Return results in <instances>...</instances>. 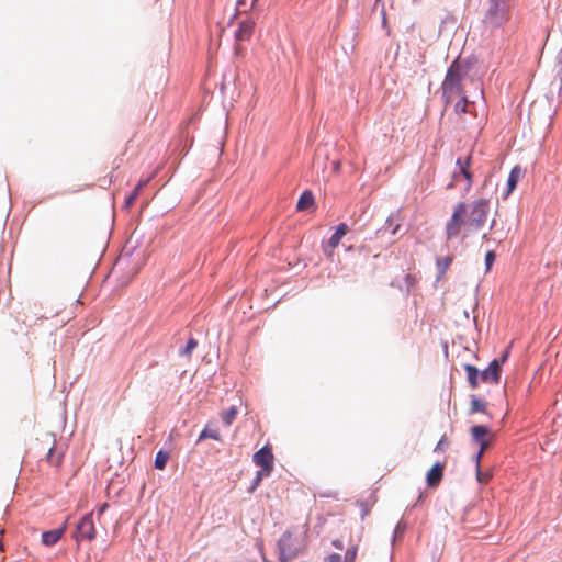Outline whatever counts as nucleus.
I'll use <instances>...</instances> for the list:
<instances>
[{
    "label": "nucleus",
    "instance_id": "bb28decb",
    "mask_svg": "<svg viewBox=\"0 0 562 562\" xmlns=\"http://www.w3.org/2000/svg\"><path fill=\"white\" fill-rule=\"evenodd\" d=\"M492 477V473L490 471H481L480 467L476 468V479L480 483L486 484Z\"/></svg>",
    "mask_w": 562,
    "mask_h": 562
},
{
    "label": "nucleus",
    "instance_id": "ea45409f",
    "mask_svg": "<svg viewBox=\"0 0 562 562\" xmlns=\"http://www.w3.org/2000/svg\"><path fill=\"white\" fill-rule=\"evenodd\" d=\"M339 166H340V162H339V161L334 162V169H335V170H338V169H339Z\"/></svg>",
    "mask_w": 562,
    "mask_h": 562
},
{
    "label": "nucleus",
    "instance_id": "4be33fe9",
    "mask_svg": "<svg viewBox=\"0 0 562 562\" xmlns=\"http://www.w3.org/2000/svg\"><path fill=\"white\" fill-rule=\"evenodd\" d=\"M258 0H237L236 9L238 13H247L252 10Z\"/></svg>",
    "mask_w": 562,
    "mask_h": 562
},
{
    "label": "nucleus",
    "instance_id": "f3484780",
    "mask_svg": "<svg viewBox=\"0 0 562 562\" xmlns=\"http://www.w3.org/2000/svg\"><path fill=\"white\" fill-rule=\"evenodd\" d=\"M464 370L471 389H476L479 386V381L481 380V372L472 364H465Z\"/></svg>",
    "mask_w": 562,
    "mask_h": 562
},
{
    "label": "nucleus",
    "instance_id": "72a5a7b5",
    "mask_svg": "<svg viewBox=\"0 0 562 562\" xmlns=\"http://www.w3.org/2000/svg\"><path fill=\"white\" fill-rule=\"evenodd\" d=\"M147 183H148V179H146V180H140V181L137 183L136 188H137L139 191H142V189H143Z\"/></svg>",
    "mask_w": 562,
    "mask_h": 562
},
{
    "label": "nucleus",
    "instance_id": "a878e982",
    "mask_svg": "<svg viewBox=\"0 0 562 562\" xmlns=\"http://www.w3.org/2000/svg\"><path fill=\"white\" fill-rule=\"evenodd\" d=\"M198 341L194 338H189L186 347L181 350V355L186 357H190L192 351L196 348Z\"/></svg>",
    "mask_w": 562,
    "mask_h": 562
},
{
    "label": "nucleus",
    "instance_id": "423d86ee",
    "mask_svg": "<svg viewBox=\"0 0 562 562\" xmlns=\"http://www.w3.org/2000/svg\"><path fill=\"white\" fill-rule=\"evenodd\" d=\"M467 204L464 202L457 203L453 209L451 217L446 224V237L448 240L458 237L461 233L462 227H467Z\"/></svg>",
    "mask_w": 562,
    "mask_h": 562
},
{
    "label": "nucleus",
    "instance_id": "4468645a",
    "mask_svg": "<svg viewBox=\"0 0 562 562\" xmlns=\"http://www.w3.org/2000/svg\"><path fill=\"white\" fill-rule=\"evenodd\" d=\"M443 476V464L442 463H436L434 464L430 470L427 472V485L429 487H436L439 485Z\"/></svg>",
    "mask_w": 562,
    "mask_h": 562
},
{
    "label": "nucleus",
    "instance_id": "79ce46f5",
    "mask_svg": "<svg viewBox=\"0 0 562 562\" xmlns=\"http://www.w3.org/2000/svg\"><path fill=\"white\" fill-rule=\"evenodd\" d=\"M465 117H469V119L473 120V117L471 115H469V114H465Z\"/></svg>",
    "mask_w": 562,
    "mask_h": 562
},
{
    "label": "nucleus",
    "instance_id": "c756f323",
    "mask_svg": "<svg viewBox=\"0 0 562 562\" xmlns=\"http://www.w3.org/2000/svg\"><path fill=\"white\" fill-rule=\"evenodd\" d=\"M494 261H495V252L492 250L487 251V254L485 256V265H486L487 271L491 269Z\"/></svg>",
    "mask_w": 562,
    "mask_h": 562
},
{
    "label": "nucleus",
    "instance_id": "aec40b11",
    "mask_svg": "<svg viewBox=\"0 0 562 562\" xmlns=\"http://www.w3.org/2000/svg\"><path fill=\"white\" fill-rule=\"evenodd\" d=\"M204 439H213L216 441H221V435L217 429H211L206 426L200 434L198 441H202Z\"/></svg>",
    "mask_w": 562,
    "mask_h": 562
},
{
    "label": "nucleus",
    "instance_id": "9d476101",
    "mask_svg": "<svg viewBox=\"0 0 562 562\" xmlns=\"http://www.w3.org/2000/svg\"><path fill=\"white\" fill-rule=\"evenodd\" d=\"M501 378V363L494 359L488 367L481 372V381L490 383H498Z\"/></svg>",
    "mask_w": 562,
    "mask_h": 562
},
{
    "label": "nucleus",
    "instance_id": "473e14b6",
    "mask_svg": "<svg viewBox=\"0 0 562 562\" xmlns=\"http://www.w3.org/2000/svg\"><path fill=\"white\" fill-rule=\"evenodd\" d=\"M479 442H480V450H481V453H484V451L488 448L490 442H488V440H486V439L481 440V441H479Z\"/></svg>",
    "mask_w": 562,
    "mask_h": 562
},
{
    "label": "nucleus",
    "instance_id": "f257e3e1",
    "mask_svg": "<svg viewBox=\"0 0 562 562\" xmlns=\"http://www.w3.org/2000/svg\"><path fill=\"white\" fill-rule=\"evenodd\" d=\"M467 76V70L458 61L454 60L446 74L445 80L441 85L442 99L446 105L453 103L457 99L465 95L462 87V81Z\"/></svg>",
    "mask_w": 562,
    "mask_h": 562
},
{
    "label": "nucleus",
    "instance_id": "f704fd0d",
    "mask_svg": "<svg viewBox=\"0 0 562 562\" xmlns=\"http://www.w3.org/2000/svg\"><path fill=\"white\" fill-rule=\"evenodd\" d=\"M443 445H445V437H442L439 442L437 443L435 450H442L443 449Z\"/></svg>",
    "mask_w": 562,
    "mask_h": 562
},
{
    "label": "nucleus",
    "instance_id": "c9c22d12",
    "mask_svg": "<svg viewBox=\"0 0 562 562\" xmlns=\"http://www.w3.org/2000/svg\"><path fill=\"white\" fill-rule=\"evenodd\" d=\"M482 456H483V453H481V450H479L477 454L475 456L476 468L480 467Z\"/></svg>",
    "mask_w": 562,
    "mask_h": 562
},
{
    "label": "nucleus",
    "instance_id": "393cba45",
    "mask_svg": "<svg viewBox=\"0 0 562 562\" xmlns=\"http://www.w3.org/2000/svg\"><path fill=\"white\" fill-rule=\"evenodd\" d=\"M451 262H452V258L450 256L438 258L437 266H438L439 271L441 273H445L448 270V268L450 267Z\"/></svg>",
    "mask_w": 562,
    "mask_h": 562
},
{
    "label": "nucleus",
    "instance_id": "f8f14e48",
    "mask_svg": "<svg viewBox=\"0 0 562 562\" xmlns=\"http://www.w3.org/2000/svg\"><path fill=\"white\" fill-rule=\"evenodd\" d=\"M471 154H468L464 158H458L457 159V166L459 168V173L462 175L465 180L468 181L467 190H469L472 186L473 179H472V172L470 171L471 167Z\"/></svg>",
    "mask_w": 562,
    "mask_h": 562
},
{
    "label": "nucleus",
    "instance_id": "f03ea898",
    "mask_svg": "<svg viewBox=\"0 0 562 562\" xmlns=\"http://www.w3.org/2000/svg\"><path fill=\"white\" fill-rule=\"evenodd\" d=\"M306 547L305 532L295 529L286 530L278 541L279 561L288 562L296 558Z\"/></svg>",
    "mask_w": 562,
    "mask_h": 562
},
{
    "label": "nucleus",
    "instance_id": "0eeeda50",
    "mask_svg": "<svg viewBox=\"0 0 562 562\" xmlns=\"http://www.w3.org/2000/svg\"><path fill=\"white\" fill-rule=\"evenodd\" d=\"M252 461L261 469L257 472L255 484H259L263 477L269 476L273 471L274 456L269 445L263 446L252 457Z\"/></svg>",
    "mask_w": 562,
    "mask_h": 562
},
{
    "label": "nucleus",
    "instance_id": "a211bd4d",
    "mask_svg": "<svg viewBox=\"0 0 562 562\" xmlns=\"http://www.w3.org/2000/svg\"><path fill=\"white\" fill-rule=\"evenodd\" d=\"M314 204V195L311 191H305L301 194L296 209L299 211H306Z\"/></svg>",
    "mask_w": 562,
    "mask_h": 562
},
{
    "label": "nucleus",
    "instance_id": "2eb2a0df",
    "mask_svg": "<svg viewBox=\"0 0 562 562\" xmlns=\"http://www.w3.org/2000/svg\"><path fill=\"white\" fill-rule=\"evenodd\" d=\"M45 443L47 446L46 461L55 467L61 463L63 454H55V439L52 436H46Z\"/></svg>",
    "mask_w": 562,
    "mask_h": 562
},
{
    "label": "nucleus",
    "instance_id": "6ab92c4d",
    "mask_svg": "<svg viewBox=\"0 0 562 562\" xmlns=\"http://www.w3.org/2000/svg\"><path fill=\"white\" fill-rule=\"evenodd\" d=\"M490 434V429L484 425H476L471 428L472 439L475 441L484 440L485 436Z\"/></svg>",
    "mask_w": 562,
    "mask_h": 562
},
{
    "label": "nucleus",
    "instance_id": "dca6fc26",
    "mask_svg": "<svg viewBox=\"0 0 562 562\" xmlns=\"http://www.w3.org/2000/svg\"><path fill=\"white\" fill-rule=\"evenodd\" d=\"M65 530H66V526H63V527H60L58 529H54V530H49V531L43 532V535H42V542H43V544H45L47 547L54 546L61 538V536L64 535Z\"/></svg>",
    "mask_w": 562,
    "mask_h": 562
},
{
    "label": "nucleus",
    "instance_id": "1a4fd4ad",
    "mask_svg": "<svg viewBox=\"0 0 562 562\" xmlns=\"http://www.w3.org/2000/svg\"><path fill=\"white\" fill-rule=\"evenodd\" d=\"M349 228L346 223H340L336 232L328 239L327 244L323 246V251L327 258L333 259L335 248L339 245L341 238L348 233Z\"/></svg>",
    "mask_w": 562,
    "mask_h": 562
},
{
    "label": "nucleus",
    "instance_id": "ddd939ff",
    "mask_svg": "<svg viewBox=\"0 0 562 562\" xmlns=\"http://www.w3.org/2000/svg\"><path fill=\"white\" fill-rule=\"evenodd\" d=\"M525 170L520 166H515L508 176L507 179V190L504 194V199L508 198L509 194L515 190L519 180L524 177Z\"/></svg>",
    "mask_w": 562,
    "mask_h": 562
},
{
    "label": "nucleus",
    "instance_id": "c85d7f7f",
    "mask_svg": "<svg viewBox=\"0 0 562 562\" xmlns=\"http://www.w3.org/2000/svg\"><path fill=\"white\" fill-rule=\"evenodd\" d=\"M356 557H357V548L351 547V548L347 549L342 560H344V562H355Z\"/></svg>",
    "mask_w": 562,
    "mask_h": 562
},
{
    "label": "nucleus",
    "instance_id": "412c9836",
    "mask_svg": "<svg viewBox=\"0 0 562 562\" xmlns=\"http://www.w3.org/2000/svg\"><path fill=\"white\" fill-rule=\"evenodd\" d=\"M238 414V409L236 406H232L229 409L223 412L221 414L222 420L225 424V426H231L233 422L235 420L236 416Z\"/></svg>",
    "mask_w": 562,
    "mask_h": 562
},
{
    "label": "nucleus",
    "instance_id": "4c0bfd02",
    "mask_svg": "<svg viewBox=\"0 0 562 562\" xmlns=\"http://www.w3.org/2000/svg\"><path fill=\"white\" fill-rule=\"evenodd\" d=\"M333 546L338 548V549H342V543L340 540H334L333 541Z\"/></svg>",
    "mask_w": 562,
    "mask_h": 562
},
{
    "label": "nucleus",
    "instance_id": "cd10ccee",
    "mask_svg": "<svg viewBox=\"0 0 562 562\" xmlns=\"http://www.w3.org/2000/svg\"><path fill=\"white\" fill-rule=\"evenodd\" d=\"M139 193L140 191L135 187L132 193L126 198L124 206L130 209L138 198Z\"/></svg>",
    "mask_w": 562,
    "mask_h": 562
},
{
    "label": "nucleus",
    "instance_id": "b1692460",
    "mask_svg": "<svg viewBox=\"0 0 562 562\" xmlns=\"http://www.w3.org/2000/svg\"><path fill=\"white\" fill-rule=\"evenodd\" d=\"M486 405L480 398L473 397L471 401V413H485Z\"/></svg>",
    "mask_w": 562,
    "mask_h": 562
},
{
    "label": "nucleus",
    "instance_id": "58836bf2",
    "mask_svg": "<svg viewBox=\"0 0 562 562\" xmlns=\"http://www.w3.org/2000/svg\"><path fill=\"white\" fill-rule=\"evenodd\" d=\"M106 508H108V504H106V503L102 504V505L100 506V508H99V514H100V515H101V514H103V513L105 512V509H106Z\"/></svg>",
    "mask_w": 562,
    "mask_h": 562
},
{
    "label": "nucleus",
    "instance_id": "5701e85b",
    "mask_svg": "<svg viewBox=\"0 0 562 562\" xmlns=\"http://www.w3.org/2000/svg\"><path fill=\"white\" fill-rule=\"evenodd\" d=\"M169 460V453L167 451L160 450L157 452L155 458V468L162 470L165 469L167 462Z\"/></svg>",
    "mask_w": 562,
    "mask_h": 562
},
{
    "label": "nucleus",
    "instance_id": "a19ab883",
    "mask_svg": "<svg viewBox=\"0 0 562 562\" xmlns=\"http://www.w3.org/2000/svg\"><path fill=\"white\" fill-rule=\"evenodd\" d=\"M240 49H241V48H240V46H239V45H236V47H235V52H236V54H239V53H240Z\"/></svg>",
    "mask_w": 562,
    "mask_h": 562
},
{
    "label": "nucleus",
    "instance_id": "2f4dec72",
    "mask_svg": "<svg viewBox=\"0 0 562 562\" xmlns=\"http://www.w3.org/2000/svg\"><path fill=\"white\" fill-rule=\"evenodd\" d=\"M405 282H406L407 289H411L416 282L415 276L409 274V273L406 274Z\"/></svg>",
    "mask_w": 562,
    "mask_h": 562
},
{
    "label": "nucleus",
    "instance_id": "e433bc0d",
    "mask_svg": "<svg viewBox=\"0 0 562 562\" xmlns=\"http://www.w3.org/2000/svg\"><path fill=\"white\" fill-rule=\"evenodd\" d=\"M507 357H508V350H506V351L504 352V355L502 356V358L498 360V361H499V363H501V364H502V363H504V362L506 361Z\"/></svg>",
    "mask_w": 562,
    "mask_h": 562
},
{
    "label": "nucleus",
    "instance_id": "9b49d317",
    "mask_svg": "<svg viewBox=\"0 0 562 562\" xmlns=\"http://www.w3.org/2000/svg\"><path fill=\"white\" fill-rule=\"evenodd\" d=\"M255 30V21L252 19L244 20L239 23L235 33L237 42L249 41Z\"/></svg>",
    "mask_w": 562,
    "mask_h": 562
},
{
    "label": "nucleus",
    "instance_id": "7ed1b4c3",
    "mask_svg": "<svg viewBox=\"0 0 562 562\" xmlns=\"http://www.w3.org/2000/svg\"><path fill=\"white\" fill-rule=\"evenodd\" d=\"M454 124L463 130H480V122H476L474 102H470L467 95H462L453 105Z\"/></svg>",
    "mask_w": 562,
    "mask_h": 562
},
{
    "label": "nucleus",
    "instance_id": "39448f33",
    "mask_svg": "<svg viewBox=\"0 0 562 562\" xmlns=\"http://www.w3.org/2000/svg\"><path fill=\"white\" fill-rule=\"evenodd\" d=\"M490 212V201L481 198L473 201L467 214V229L477 231L484 226Z\"/></svg>",
    "mask_w": 562,
    "mask_h": 562
},
{
    "label": "nucleus",
    "instance_id": "6e6552de",
    "mask_svg": "<svg viewBox=\"0 0 562 562\" xmlns=\"http://www.w3.org/2000/svg\"><path fill=\"white\" fill-rule=\"evenodd\" d=\"M95 533L92 513L86 514L77 525L75 538L76 540L91 541L95 538Z\"/></svg>",
    "mask_w": 562,
    "mask_h": 562
},
{
    "label": "nucleus",
    "instance_id": "7c9ffc66",
    "mask_svg": "<svg viewBox=\"0 0 562 562\" xmlns=\"http://www.w3.org/2000/svg\"><path fill=\"white\" fill-rule=\"evenodd\" d=\"M324 562H344L339 553H331L324 559Z\"/></svg>",
    "mask_w": 562,
    "mask_h": 562
},
{
    "label": "nucleus",
    "instance_id": "20e7f679",
    "mask_svg": "<svg viewBox=\"0 0 562 562\" xmlns=\"http://www.w3.org/2000/svg\"><path fill=\"white\" fill-rule=\"evenodd\" d=\"M510 19V0H487L484 23L490 27H502Z\"/></svg>",
    "mask_w": 562,
    "mask_h": 562
}]
</instances>
